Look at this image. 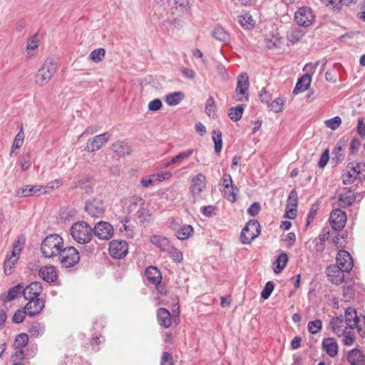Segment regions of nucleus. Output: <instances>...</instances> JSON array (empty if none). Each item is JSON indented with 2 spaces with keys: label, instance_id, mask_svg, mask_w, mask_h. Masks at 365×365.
<instances>
[{
  "label": "nucleus",
  "instance_id": "obj_1",
  "mask_svg": "<svg viewBox=\"0 0 365 365\" xmlns=\"http://www.w3.org/2000/svg\"><path fill=\"white\" fill-rule=\"evenodd\" d=\"M63 246V239L57 234L46 237L41 245V251L46 258L58 256Z\"/></svg>",
  "mask_w": 365,
  "mask_h": 365
},
{
  "label": "nucleus",
  "instance_id": "obj_2",
  "mask_svg": "<svg viewBox=\"0 0 365 365\" xmlns=\"http://www.w3.org/2000/svg\"><path fill=\"white\" fill-rule=\"evenodd\" d=\"M92 227L85 221L74 222L70 230L73 239L79 244H86L92 240Z\"/></svg>",
  "mask_w": 365,
  "mask_h": 365
},
{
  "label": "nucleus",
  "instance_id": "obj_3",
  "mask_svg": "<svg viewBox=\"0 0 365 365\" xmlns=\"http://www.w3.org/2000/svg\"><path fill=\"white\" fill-rule=\"evenodd\" d=\"M56 70L57 66L54 61L51 58L46 59L35 76L36 83L40 86L46 84L51 79Z\"/></svg>",
  "mask_w": 365,
  "mask_h": 365
},
{
  "label": "nucleus",
  "instance_id": "obj_4",
  "mask_svg": "<svg viewBox=\"0 0 365 365\" xmlns=\"http://www.w3.org/2000/svg\"><path fill=\"white\" fill-rule=\"evenodd\" d=\"M261 233V226L258 220H250L242 230L240 241L243 245H250Z\"/></svg>",
  "mask_w": 365,
  "mask_h": 365
},
{
  "label": "nucleus",
  "instance_id": "obj_5",
  "mask_svg": "<svg viewBox=\"0 0 365 365\" xmlns=\"http://www.w3.org/2000/svg\"><path fill=\"white\" fill-rule=\"evenodd\" d=\"M58 256L62 267L66 268L73 267L80 261V254L73 246L63 247Z\"/></svg>",
  "mask_w": 365,
  "mask_h": 365
},
{
  "label": "nucleus",
  "instance_id": "obj_6",
  "mask_svg": "<svg viewBox=\"0 0 365 365\" xmlns=\"http://www.w3.org/2000/svg\"><path fill=\"white\" fill-rule=\"evenodd\" d=\"M249 76L247 73H242L238 76L237 87L235 91V96L236 101H240L244 98L245 101L249 100Z\"/></svg>",
  "mask_w": 365,
  "mask_h": 365
},
{
  "label": "nucleus",
  "instance_id": "obj_7",
  "mask_svg": "<svg viewBox=\"0 0 365 365\" xmlns=\"http://www.w3.org/2000/svg\"><path fill=\"white\" fill-rule=\"evenodd\" d=\"M294 20L297 25L306 28L314 22L315 16L310 7L302 6L295 11Z\"/></svg>",
  "mask_w": 365,
  "mask_h": 365
},
{
  "label": "nucleus",
  "instance_id": "obj_8",
  "mask_svg": "<svg viewBox=\"0 0 365 365\" xmlns=\"http://www.w3.org/2000/svg\"><path fill=\"white\" fill-rule=\"evenodd\" d=\"M108 252L114 259H123L128 252V245L123 240H113L109 243Z\"/></svg>",
  "mask_w": 365,
  "mask_h": 365
},
{
  "label": "nucleus",
  "instance_id": "obj_9",
  "mask_svg": "<svg viewBox=\"0 0 365 365\" xmlns=\"http://www.w3.org/2000/svg\"><path fill=\"white\" fill-rule=\"evenodd\" d=\"M85 211L92 217H99L106 211L104 202L98 197L88 200L85 202Z\"/></svg>",
  "mask_w": 365,
  "mask_h": 365
},
{
  "label": "nucleus",
  "instance_id": "obj_10",
  "mask_svg": "<svg viewBox=\"0 0 365 365\" xmlns=\"http://www.w3.org/2000/svg\"><path fill=\"white\" fill-rule=\"evenodd\" d=\"M93 235L99 240H108L110 239L114 233V229L111 224L105 221H100L92 227Z\"/></svg>",
  "mask_w": 365,
  "mask_h": 365
},
{
  "label": "nucleus",
  "instance_id": "obj_11",
  "mask_svg": "<svg viewBox=\"0 0 365 365\" xmlns=\"http://www.w3.org/2000/svg\"><path fill=\"white\" fill-rule=\"evenodd\" d=\"M329 221L333 230L341 231L346 222V212L339 208L334 209L330 213Z\"/></svg>",
  "mask_w": 365,
  "mask_h": 365
},
{
  "label": "nucleus",
  "instance_id": "obj_12",
  "mask_svg": "<svg viewBox=\"0 0 365 365\" xmlns=\"http://www.w3.org/2000/svg\"><path fill=\"white\" fill-rule=\"evenodd\" d=\"M345 270L341 269L340 266L335 264H329L326 268V273L329 280L336 285L344 282Z\"/></svg>",
  "mask_w": 365,
  "mask_h": 365
},
{
  "label": "nucleus",
  "instance_id": "obj_13",
  "mask_svg": "<svg viewBox=\"0 0 365 365\" xmlns=\"http://www.w3.org/2000/svg\"><path fill=\"white\" fill-rule=\"evenodd\" d=\"M336 264L335 265L340 266L346 272H349L354 266V261L351 255L344 250L338 251L336 256Z\"/></svg>",
  "mask_w": 365,
  "mask_h": 365
},
{
  "label": "nucleus",
  "instance_id": "obj_14",
  "mask_svg": "<svg viewBox=\"0 0 365 365\" xmlns=\"http://www.w3.org/2000/svg\"><path fill=\"white\" fill-rule=\"evenodd\" d=\"M110 135L108 133H103L96 135L88 140L85 150L91 153L99 150L108 141Z\"/></svg>",
  "mask_w": 365,
  "mask_h": 365
},
{
  "label": "nucleus",
  "instance_id": "obj_15",
  "mask_svg": "<svg viewBox=\"0 0 365 365\" xmlns=\"http://www.w3.org/2000/svg\"><path fill=\"white\" fill-rule=\"evenodd\" d=\"M43 291V287L39 282H33L26 287L23 286V296L26 300L37 299Z\"/></svg>",
  "mask_w": 365,
  "mask_h": 365
},
{
  "label": "nucleus",
  "instance_id": "obj_16",
  "mask_svg": "<svg viewBox=\"0 0 365 365\" xmlns=\"http://www.w3.org/2000/svg\"><path fill=\"white\" fill-rule=\"evenodd\" d=\"M46 192L43 186L26 185L16 191V196L27 197L36 195L38 193L46 194Z\"/></svg>",
  "mask_w": 365,
  "mask_h": 365
},
{
  "label": "nucleus",
  "instance_id": "obj_17",
  "mask_svg": "<svg viewBox=\"0 0 365 365\" xmlns=\"http://www.w3.org/2000/svg\"><path fill=\"white\" fill-rule=\"evenodd\" d=\"M28 301L24 307V309L26 310V315L29 317H32L38 315L45 307V301L39 297Z\"/></svg>",
  "mask_w": 365,
  "mask_h": 365
},
{
  "label": "nucleus",
  "instance_id": "obj_18",
  "mask_svg": "<svg viewBox=\"0 0 365 365\" xmlns=\"http://www.w3.org/2000/svg\"><path fill=\"white\" fill-rule=\"evenodd\" d=\"M38 275L48 283L56 282L58 277V271L53 265L41 267L38 269Z\"/></svg>",
  "mask_w": 365,
  "mask_h": 365
},
{
  "label": "nucleus",
  "instance_id": "obj_19",
  "mask_svg": "<svg viewBox=\"0 0 365 365\" xmlns=\"http://www.w3.org/2000/svg\"><path fill=\"white\" fill-rule=\"evenodd\" d=\"M356 168L354 166V162H350L346 165V169L342 172L341 180L344 185H350L358 179V175Z\"/></svg>",
  "mask_w": 365,
  "mask_h": 365
},
{
  "label": "nucleus",
  "instance_id": "obj_20",
  "mask_svg": "<svg viewBox=\"0 0 365 365\" xmlns=\"http://www.w3.org/2000/svg\"><path fill=\"white\" fill-rule=\"evenodd\" d=\"M206 178L202 173H198L191 181L190 192L192 195H199L205 188Z\"/></svg>",
  "mask_w": 365,
  "mask_h": 365
},
{
  "label": "nucleus",
  "instance_id": "obj_21",
  "mask_svg": "<svg viewBox=\"0 0 365 365\" xmlns=\"http://www.w3.org/2000/svg\"><path fill=\"white\" fill-rule=\"evenodd\" d=\"M156 316L158 322L161 327L168 329L171 326L172 317L168 309L163 307L159 308L157 310Z\"/></svg>",
  "mask_w": 365,
  "mask_h": 365
},
{
  "label": "nucleus",
  "instance_id": "obj_22",
  "mask_svg": "<svg viewBox=\"0 0 365 365\" xmlns=\"http://www.w3.org/2000/svg\"><path fill=\"white\" fill-rule=\"evenodd\" d=\"M344 317L345 322L349 328L354 329L358 327L359 318L357 316L356 310L355 308L351 307L346 308L345 310Z\"/></svg>",
  "mask_w": 365,
  "mask_h": 365
},
{
  "label": "nucleus",
  "instance_id": "obj_23",
  "mask_svg": "<svg viewBox=\"0 0 365 365\" xmlns=\"http://www.w3.org/2000/svg\"><path fill=\"white\" fill-rule=\"evenodd\" d=\"M20 294L23 295V285L18 284L11 287L6 293L1 294L0 299L5 303L15 299Z\"/></svg>",
  "mask_w": 365,
  "mask_h": 365
},
{
  "label": "nucleus",
  "instance_id": "obj_24",
  "mask_svg": "<svg viewBox=\"0 0 365 365\" xmlns=\"http://www.w3.org/2000/svg\"><path fill=\"white\" fill-rule=\"evenodd\" d=\"M311 82L312 75L309 73H305L299 77L293 90V94L297 95L307 91L309 88Z\"/></svg>",
  "mask_w": 365,
  "mask_h": 365
},
{
  "label": "nucleus",
  "instance_id": "obj_25",
  "mask_svg": "<svg viewBox=\"0 0 365 365\" xmlns=\"http://www.w3.org/2000/svg\"><path fill=\"white\" fill-rule=\"evenodd\" d=\"M347 361L351 365H365V355L361 350L355 348L349 351Z\"/></svg>",
  "mask_w": 365,
  "mask_h": 365
},
{
  "label": "nucleus",
  "instance_id": "obj_26",
  "mask_svg": "<svg viewBox=\"0 0 365 365\" xmlns=\"http://www.w3.org/2000/svg\"><path fill=\"white\" fill-rule=\"evenodd\" d=\"M145 275L152 284H158L161 282L162 275L160 270L155 266H149L145 270Z\"/></svg>",
  "mask_w": 365,
  "mask_h": 365
},
{
  "label": "nucleus",
  "instance_id": "obj_27",
  "mask_svg": "<svg viewBox=\"0 0 365 365\" xmlns=\"http://www.w3.org/2000/svg\"><path fill=\"white\" fill-rule=\"evenodd\" d=\"M322 349L331 357L338 354V344L334 338H325L322 341Z\"/></svg>",
  "mask_w": 365,
  "mask_h": 365
},
{
  "label": "nucleus",
  "instance_id": "obj_28",
  "mask_svg": "<svg viewBox=\"0 0 365 365\" xmlns=\"http://www.w3.org/2000/svg\"><path fill=\"white\" fill-rule=\"evenodd\" d=\"M304 29L298 27H291L286 33V38L292 44L299 42L304 36Z\"/></svg>",
  "mask_w": 365,
  "mask_h": 365
},
{
  "label": "nucleus",
  "instance_id": "obj_29",
  "mask_svg": "<svg viewBox=\"0 0 365 365\" xmlns=\"http://www.w3.org/2000/svg\"><path fill=\"white\" fill-rule=\"evenodd\" d=\"M289 261L287 253L282 252L278 255L277 259L273 262V271L275 274L281 273L286 267Z\"/></svg>",
  "mask_w": 365,
  "mask_h": 365
},
{
  "label": "nucleus",
  "instance_id": "obj_30",
  "mask_svg": "<svg viewBox=\"0 0 365 365\" xmlns=\"http://www.w3.org/2000/svg\"><path fill=\"white\" fill-rule=\"evenodd\" d=\"M355 199L356 197L351 190L348 189L346 192L339 194L338 198L339 205L344 208L347 207L354 202Z\"/></svg>",
  "mask_w": 365,
  "mask_h": 365
},
{
  "label": "nucleus",
  "instance_id": "obj_31",
  "mask_svg": "<svg viewBox=\"0 0 365 365\" xmlns=\"http://www.w3.org/2000/svg\"><path fill=\"white\" fill-rule=\"evenodd\" d=\"M150 242L164 251L168 250L170 247L169 240L160 235H153L150 238Z\"/></svg>",
  "mask_w": 365,
  "mask_h": 365
},
{
  "label": "nucleus",
  "instance_id": "obj_32",
  "mask_svg": "<svg viewBox=\"0 0 365 365\" xmlns=\"http://www.w3.org/2000/svg\"><path fill=\"white\" fill-rule=\"evenodd\" d=\"M25 244V237L23 235L18 237L17 240L13 244V250L11 252L14 261L19 260V255L22 251Z\"/></svg>",
  "mask_w": 365,
  "mask_h": 365
},
{
  "label": "nucleus",
  "instance_id": "obj_33",
  "mask_svg": "<svg viewBox=\"0 0 365 365\" xmlns=\"http://www.w3.org/2000/svg\"><path fill=\"white\" fill-rule=\"evenodd\" d=\"M266 46L269 49H274L282 44L281 38L279 34H270L265 38Z\"/></svg>",
  "mask_w": 365,
  "mask_h": 365
},
{
  "label": "nucleus",
  "instance_id": "obj_34",
  "mask_svg": "<svg viewBox=\"0 0 365 365\" xmlns=\"http://www.w3.org/2000/svg\"><path fill=\"white\" fill-rule=\"evenodd\" d=\"M244 109L245 106L243 104H239L235 107L230 108L228 112L230 118L235 122L239 121L242 118Z\"/></svg>",
  "mask_w": 365,
  "mask_h": 365
},
{
  "label": "nucleus",
  "instance_id": "obj_35",
  "mask_svg": "<svg viewBox=\"0 0 365 365\" xmlns=\"http://www.w3.org/2000/svg\"><path fill=\"white\" fill-rule=\"evenodd\" d=\"M212 36L219 41L227 43L230 41V34L222 26H216L212 31Z\"/></svg>",
  "mask_w": 365,
  "mask_h": 365
},
{
  "label": "nucleus",
  "instance_id": "obj_36",
  "mask_svg": "<svg viewBox=\"0 0 365 365\" xmlns=\"http://www.w3.org/2000/svg\"><path fill=\"white\" fill-rule=\"evenodd\" d=\"M184 93L181 91H176L166 96L165 102L168 106H176L184 98Z\"/></svg>",
  "mask_w": 365,
  "mask_h": 365
},
{
  "label": "nucleus",
  "instance_id": "obj_37",
  "mask_svg": "<svg viewBox=\"0 0 365 365\" xmlns=\"http://www.w3.org/2000/svg\"><path fill=\"white\" fill-rule=\"evenodd\" d=\"M93 185V179L88 176H85L75 182V186L76 187H80L81 189L84 190L86 192H89L92 190Z\"/></svg>",
  "mask_w": 365,
  "mask_h": 365
},
{
  "label": "nucleus",
  "instance_id": "obj_38",
  "mask_svg": "<svg viewBox=\"0 0 365 365\" xmlns=\"http://www.w3.org/2000/svg\"><path fill=\"white\" fill-rule=\"evenodd\" d=\"M24 136L25 135H24V133L23 125L21 124L20 130L14 139L13 144L11 146V150L10 154H9L10 156L12 155V153H14V151L16 149H19L23 145V143L24 141Z\"/></svg>",
  "mask_w": 365,
  "mask_h": 365
},
{
  "label": "nucleus",
  "instance_id": "obj_39",
  "mask_svg": "<svg viewBox=\"0 0 365 365\" xmlns=\"http://www.w3.org/2000/svg\"><path fill=\"white\" fill-rule=\"evenodd\" d=\"M212 138L214 143L215 152L219 154L222 148V135L220 130H214L212 132Z\"/></svg>",
  "mask_w": 365,
  "mask_h": 365
},
{
  "label": "nucleus",
  "instance_id": "obj_40",
  "mask_svg": "<svg viewBox=\"0 0 365 365\" xmlns=\"http://www.w3.org/2000/svg\"><path fill=\"white\" fill-rule=\"evenodd\" d=\"M238 22L245 29H251L255 26V21L249 14H245L238 16Z\"/></svg>",
  "mask_w": 365,
  "mask_h": 365
},
{
  "label": "nucleus",
  "instance_id": "obj_41",
  "mask_svg": "<svg viewBox=\"0 0 365 365\" xmlns=\"http://www.w3.org/2000/svg\"><path fill=\"white\" fill-rule=\"evenodd\" d=\"M194 230L192 226L190 225H184L175 232L178 239L184 240L187 239L193 234Z\"/></svg>",
  "mask_w": 365,
  "mask_h": 365
},
{
  "label": "nucleus",
  "instance_id": "obj_42",
  "mask_svg": "<svg viewBox=\"0 0 365 365\" xmlns=\"http://www.w3.org/2000/svg\"><path fill=\"white\" fill-rule=\"evenodd\" d=\"M112 150L119 156H125L130 154L129 148L127 144L122 141H117L112 145Z\"/></svg>",
  "mask_w": 365,
  "mask_h": 365
},
{
  "label": "nucleus",
  "instance_id": "obj_43",
  "mask_svg": "<svg viewBox=\"0 0 365 365\" xmlns=\"http://www.w3.org/2000/svg\"><path fill=\"white\" fill-rule=\"evenodd\" d=\"M355 296V290L354 289V283L344 285L342 287V300L346 302H349L354 299Z\"/></svg>",
  "mask_w": 365,
  "mask_h": 365
},
{
  "label": "nucleus",
  "instance_id": "obj_44",
  "mask_svg": "<svg viewBox=\"0 0 365 365\" xmlns=\"http://www.w3.org/2000/svg\"><path fill=\"white\" fill-rule=\"evenodd\" d=\"M239 188L233 185L230 188H225L223 192V197L231 202H235L237 200V195L239 192Z\"/></svg>",
  "mask_w": 365,
  "mask_h": 365
},
{
  "label": "nucleus",
  "instance_id": "obj_45",
  "mask_svg": "<svg viewBox=\"0 0 365 365\" xmlns=\"http://www.w3.org/2000/svg\"><path fill=\"white\" fill-rule=\"evenodd\" d=\"M29 342V336L26 333H21L16 336L13 346L15 349H21L25 347Z\"/></svg>",
  "mask_w": 365,
  "mask_h": 365
},
{
  "label": "nucleus",
  "instance_id": "obj_46",
  "mask_svg": "<svg viewBox=\"0 0 365 365\" xmlns=\"http://www.w3.org/2000/svg\"><path fill=\"white\" fill-rule=\"evenodd\" d=\"M284 104V98L279 97L273 101L272 100L270 103L267 106V108L269 109V110L279 113L283 110Z\"/></svg>",
  "mask_w": 365,
  "mask_h": 365
},
{
  "label": "nucleus",
  "instance_id": "obj_47",
  "mask_svg": "<svg viewBox=\"0 0 365 365\" xmlns=\"http://www.w3.org/2000/svg\"><path fill=\"white\" fill-rule=\"evenodd\" d=\"M195 151L196 150L194 149H190L185 152L180 153L179 154H178L177 155H175L171 158L170 163L175 164V163H181L183 160H185V159H187L188 158H190Z\"/></svg>",
  "mask_w": 365,
  "mask_h": 365
},
{
  "label": "nucleus",
  "instance_id": "obj_48",
  "mask_svg": "<svg viewBox=\"0 0 365 365\" xmlns=\"http://www.w3.org/2000/svg\"><path fill=\"white\" fill-rule=\"evenodd\" d=\"M28 331L31 337L36 338L43 333V328H41L39 322H34L29 327Z\"/></svg>",
  "mask_w": 365,
  "mask_h": 365
},
{
  "label": "nucleus",
  "instance_id": "obj_49",
  "mask_svg": "<svg viewBox=\"0 0 365 365\" xmlns=\"http://www.w3.org/2000/svg\"><path fill=\"white\" fill-rule=\"evenodd\" d=\"M18 260L14 261L12 255L7 256L4 262V272L5 274L10 275L13 272V268Z\"/></svg>",
  "mask_w": 365,
  "mask_h": 365
},
{
  "label": "nucleus",
  "instance_id": "obj_50",
  "mask_svg": "<svg viewBox=\"0 0 365 365\" xmlns=\"http://www.w3.org/2000/svg\"><path fill=\"white\" fill-rule=\"evenodd\" d=\"M275 284L272 281L267 282L263 287L260 296L263 299H267L272 294Z\"/></svg>",
  "mask_w": 365,
  "mask_h": 365
},
{
  "label": "nucleus",
  "instance_id": "obj_51",
  "mask_svg": "<svg viewBox=\"0 0 365 365\" xmlns=\"http://www.w3.org/2000/svg\"><path fill=\"white\" fill-rule=\"evenodd\" d=\"M106 54V51L103 48L93 50L89 55V58L93 62L98 63L102 61Z\"/></svg>",
  "mask_w": 365,
  "mask_h": 365
},
{
  "label": "nucleus",
  "instance_id": "obj_52",
  "mask_svg": "<svg viewBox=\"0 0 365 365\" xmlns=\"http://www.w3.org/2000/svg\"><path fill=\"white\" fill-rule=\"evenodd\" d=\"M326 6H331V10L333 13H339L341 10L342 4L340 0H321Z\"/></svg>",
  "mask_w": 365,
  "mask_h": 365
},
{
  "label": "nucleus",
  "instance_id": "obj_53",
  "mask_svg": "<svg viewBox=\"0 0 365 365\" xmlns=\"http://www.w3.org/2000/svg\"><path fill=\"white\" fill-rule=\"evenodd\" d=\"M307 328L310 333L316 334L322 330V322L320 319L311 321L308 323Z\"/></svg>",
  "mask_w": 365,
  "mask_h": 365
},
{
  "label": "nucleus",
  "instance_id": "obj_54",
  "mask_svg": "<svg viewBox=\"0 0 365 365\" xmlns=\"http://www.w3.org/2000/svg\"><path fill=\"white\" fill-rule=\"evenodd\" d=\"M31 155L29 153H24L20 157H19V163L21 165V168L23 171H25L28 170L31 163Z\"/></svg>",
  "mask_w": 365,
  "mask_h": 365
},
{
  "label": "nucleus",
  "instance_id": "obj_55",
  "mask_svg": "<svg viewBox=\"0 0 365 365\" xmlns=\"http://www.w3.org/2000/svg\"><path fill=\"white\" fill-rule=\"evenodd\" d=\"M343 322H344V317L342 315L334 317L331 318V319L330 321V327L334 333L337 334L339 332L340 328H341V324Z\"/></svg>",
  "mask_w": 365,
  "mask_h": 365
},
{
  "label": "nucleus",
  "instance_id": "obj_56",
  "mask_svg": "<svg viewBox=\"0 0 365 365\" xmlns=\"http://www.w3.org/2000/svg\"><path fill=\"white\" fill-rule=\"evenodd\" d=\"M170 249L168 250L170 257L177 262H181L183 259L182 253L178 249L170 246Z\"/></svg>",
  "mask_w": 365,
  "mask_h": 365
},
{
  "label": "nucleus",
  "instance_id": "obj_57",
  "mask_svg": "<svg viewBox=\"0 0 365 365\" xmlns=\"http://www.w3.org/2000/svg\"><path fill=\"white\" fill-rule=\"evenodd\" d=\"M354 166L358 173V179L359 181H365V163L354 162Z\"/></svg>",
  "mask_w": 365,
  "mask_h": 365
},
{
  "label": "nucleus",
  "instance_id": "obj_58",
  "mask_svg": "<svg viewBox=\"0 0 365 365\" xmlns=\"http://www.w3.org/2000/svg\"><path fill=\"white\" fill-rule=\"evenodd\" d=\"M324 123L327 127L334 130L340 126L341 123V119L339 116H335L332 118L327 120Z\"/></svg>",
  "mask_w": 365,
  "mask_h": 365
},
{
  "label": "nucleus",
  "instance_id": "obj_59",
  "mask_svg": "<svg viewBox=\"0 0 365 365\" xmlns=\"http://www.w3.org/2000/svg\"><path fill=\"white\" fill-rule=\"evenodd\" d=\"M332 163L335 165L341 163L345 158L344 150H336V148H334L332 150Z\"/></svg>",
  "mask_w": 365,
  "mask_h": 365
},
{
  "label": "nucleus",
  "instance_id": "obj_60",
  "mask_svg": "<svg viewBox=\"0 0 365 365\" xmlns=\"http://www.w3.org/2000/svg\"><path fill=\"white\" fill-rule=\"evenodd\" d=\"M138 218L140 222L143 224L145 222L148 220V217L150 216L149 210L143 207H140L136 213Z\"/></svg>",
  "mask_w": 365,
  "mask_h": 365
},
{
  "label": "nucleus",
  "instance_id": "obj_61",
  "mask_svg": "<svg viewBox=\"0 0 365 365\" xmlns=\"http://www.w3.org/2000/svg\"><path fill=\"white\" fill-rule=\"evenodd\" d=\"M25 314H26V310L24 309V307L23 309H18L12 317V322L14 324L23 322L25 319Z\"/></svg>",
  "mask_w": 365,
  "mask_h": 365
},
{
  "label": "nucleus",
  "instance_id": "obj_62",
  "mask_svg": "<svg viewBox=\"0 0 365 365\" xmlns=\"http://www.w3.org/2000/svg\"><path fill=\"white\" fill-rule=\"evenodd\" d=\"M216 71L217 74L220 76V78L222 81H227L229 79V75L227 71V69L225 68V66L222 63H217L216 66Z\"/></svg>",
  "mask_w": 365,
  "mask_h": 365
},
{
  "label": "nucleus",
  "instance_id": "obj_63",
  "mask_svg": "<svg viewBox=\"0 0 365 365\" xmlns=\"http://www.w3.org/2000/svg\"><path fill=\"white\" fill-rule=\"evenodd\" d=\"M356 131L360 138H365V121L362 117L357 120Z\"/></svg>",
  "mask_w": 365,
  "mask_h": 365
},
{
  "label": "nucleus",
  "instance_id": "obj_64",
  "mask_svg": "<svg viewBox=\"0 0 365 365\" xmlns=\"http://www.w3.org/2000/svg\"><path fill=\"white\" fill-rule=\"evenodd\" d=\"M160 365H173V356L170 352L163 351L162 353Z\"/></svg>",
  "mask_w": 365,
  "mask_h": 365
}]
</instances>
